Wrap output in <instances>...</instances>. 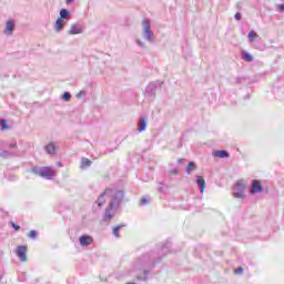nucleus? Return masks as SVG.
Masks as SVG:
<instances>
[{"mask_svg": "<svg viewBox=\"0 0 284 284\" xmlns=\"http://www.w3.org/2000/svg\"><path fill=\"white\" fill-rule=\"evenodd\" d=\"M105 194H109L111 196V201H110L109 205H111V207H115L119 210V205H121V203H123L125 193H123V191H121V190L106 189Z\"/></svg>", "mask_w": 284, "mask_h": 284, "instance_id": "1", "label": "nucleus"}, {"mask_svg": "<svg viewBox=\"0 0 284 284\" xmlns=\"http://www.w3.org/2000/svg\"><path fill=\"white\" fill-rule=\"evenodd\" d=\"M31 172L37 176L47 179L48 181H52L54 176H57V171H53L51 166L33 168Z\"/></svg>", "mask_w": 284, "mask_h": 284, "instance_id": "2", "label": "nucleus"}, {"mask_svg": "<svg viewBox=\"0 0 284 284\" xmlns=\"http://www.w3.org/2000/svg\"><path fill=\"white\" fill-rule=\"evenodd\" d=\"M142 39L148 41V43H154L155 41L154 31H152V24L148 19L142 21Z\"/></svg>", "mask_w": 284, "mask_h": 284, "instance_id": "3", "label": "nucleus"}, {"mask_svg": "<svg viewBox=\"0 0 284 284\" xmlns=\"http://www.w3.org/2000/svg\"><path fill=\"white\" fill-rule=\"evenodd\" d=\"M247 185L244 181H239L234 186L233 196L234 199H245V189Z\"/></svg>", "mask_w": 284, "mask_h": 284, "instance_id": "4", "label": "nucleus"}, {"mask_svg": "<svg viewBox=\"0 0 284 284\" xmlns=\"http://www.w3.org/2000/svg\"><path fill=\"white\" fill-rule=\"evenodd\" d=\"M144 95L149 101H154V97H156V85L149 84Z\"/></svg>", "mask_w": 284, "mask_h": 284, "instance_id": "5", "label": "nucleus"}, {"mask_svg": "<svg viewBox=\"0 0 284 284\" xmlns=\"http://www.w3.org/2000/svg\"><path fill=\"white\" fill-rule=\"evenodd\" d=\"M116 210H118L116 207H112L109 204V207H106V210H105L103 221H105V222L112 221L114 219V214H116Z\"/></svg>", "mask_w": 284, "mask_h": 284, "instance_id": "6", "label": "nucleus"}, {"mask_svg": "<svg viewBox=\"0 0 284 284\" xmlns=\"http://www.w3.org/2000/svg\"><path fill=\"white\" fill-rule=\"evenodd\" d=\"M79 243L82 247H88L94 243V237L90 235H81L79 237Z\"/></svg>", "mask_w": 284, "mask_h": 284, "instance_id": "7", "label": "nucleus"}, {"mask_svg": "<svg viewBox=\"0 0 284 284\" xmlns=\"http://www.w3.org/2000/svg\"><path fill=\"white\" fill-rule=\"evenodd\" d=\"M13 32H14V21L8 20L6 22L3 34H6V37H12Z\"/></svg>", "mask_w": 284, "mask_h": 284, "instance_id": "8", "label": "nucleus"}, {"mask_svg": "<svg viewBox=\"0 0 284 284\" xmlns=\"http://www.w3.org/2000/svg\"><path fill=\"white\" fill-rule=\"evenodd\" d=\"M263 192V184L258 180H253L251 194H261Z\"/></svg>", "mask_w": 284, "mask_h": 284, "instance_id": "9", "label": "nucleus"}, {"mask_svg": "<svg viewBox=\"0 0 284 284\" xmlns=\"http://www.w3.org/2000/svg\"><path fill=\"white\" fill-rule=\"evenodd\" d=\"M67 23H68V20H63V19H61V18H58V19L55 20V23H54L53 28H54V30H55L57 32H62V31H63V28L65 27Z\"/></svg>", "mask_w": 284, "mask_h": 284, "instance_id": "10", "label": "nucleus"}, {"mask_svg": "<svg viewBox=\"0 0 284 284\" xmlns=\"http://www.w3.org/2000/svg\"><path fill=\"white\" fill-rule=\"evenodd\" d=\"M27 251L28 248L26 246H18L16 254L20 258V261H28V256H26Z\"/></svg>", "mask_w": 284, "mask_h": 284, "instance_id": "11", "label": "nucleus"}, {"mask_svg": "<svg viewBox=\"0 0 284 284\" xmlns=\"http://www.w3.org/2000/svg\"><path fill=\"white\" fill-rule=\"evenodd\" d=\"M83 32V27L79 23L71 24L68 34H81Z\"/></svg>", "mask_w": 284, "mask_h": 284, "instance_id": "12", "label": "nucleus"}, {"mask_svg": "<svg viewBox=\"0 0 284 284\" xmlns=\"http://www.w3.org/2000/svg\"><path fill=\"white\" fill-rule=\"evenodd\" d=\"M44 150L47 154H51V155L57 154V145H54L53 142H50L49 144H47L44 146Z\"/></svg>", "mask_w": 284, "mask_h": 284, "instance_id": "13", "label": "nucleus"}, {"mask_svg": "<svg viewBox=\"0 0 284 284\" xmlns=\"http://www.w3.org/2000/svg\"><path fill=\"white\" fill-rule=\"evenodd\" d=\"M213 156H216L217 159H229L230 158V153L225 150H220V151H215L213 153Z\"/></svg>", "mask_w": 284, "mask_h": 284, "instance_id": "14", "label": "nucleus"}, {"mask_svg": "<svg viewBox=\"0 0 284 284\" xmlns=\"http://www.w3.org/2000/svg\"><path fill=\"white\" fill-rule=\"evenodd\" d=\"M70 11L68 9H61L60 10V17L58 19H62L64 21H70Z\"/></svg>", "mask_w": 284, "mask_h": 284, "instance_id": "15", "label": "nucleus"}, {"mask_svg": "<svg viewBox=\"0 0 284 284\" xmlns=\"http://www.w3.org/2000/svg\"><path fill=\"white\" fill-rule=\"evenodd\" d=\"M145 128H148V121L144 120V118H141L139 123H138L139 132H145Z\"/></svg>", "mask_w": 284, "mask_h": 284, "instance_id": "16", "label": "nucleus"}, {"mask_svg": "<svg viewBox=\"0 0 284 284\" xmlns=\"http://www.w3.org/2000/svg\"><path fill=\"white\" fill-rule=\"evenodd\" d=\"M242 59L243 61H246V63H252V61H254V57L247 51H242Z\"/></svg>", "mask_w": 284, "mask_h": 284, "instance_id": "17", "label": "nucleus"}, {"mask_svg": "<svg viewBox=\"0 0 284 284\" xmlns=\"http://www.w3.org/2000/svg\"><path fill=\"white\" fill-rule=\"evenodd\" d=\"M196 183L200 187V192L201 193L205 192V180H203L202 176H196Z\"/></svg>", "mask_w": 284, "mask_h": 284, "instance_id": "18", "label": "nucleus"}, {"mask_svg": "<svg viewBox=\"0 0 284 284\" xmlns=\"http://www.w3.org/2000/svg\"><path fill=\"white\" fill-rule=\"evenodd\" d=\"M105 194H110V193H105V191L103 193H101V195L98 197V205L99 207H102V205H105Z\"/></svg>", "mask_w": 284, "mask_h": 284, "instance_id": "19", "label": "nucleus"}, {"mask_svg": "<svg viewBox=\"0 0 284 284\" xmlns=\"http://www.w3.org/2000/svg\"><path fill=\"white\" fill-rule=\"evenodd\" d=\"M247 38L250 43H254V41L258 39V33H256L255 31H250Z\"/></svg>", "mask_w": 284, "mask_h": 284, "instance_id": "20", "label": "nucleus"}, {"mask_svg": "<svg viewBox=\"0 0 284 284\" xmlns=\"http://www.w3.org/2000/svg\"><path fill=\"white\" fill-rule=\"evenodd\" d=\"M194 170H196V163L194 162H189L187 166H186V174H192L194 172Z\"/></svg>", "mask_w": 284, "mask_h": 284, "instance_id": "21", "label": "nucleus"}, {"mask_svg": "<svg viewBox=\"0 0 284 284\" xmlns=\"http://www.w3.org/2000/svg\"><path fill=\"white\" fill-rule=\"evenodd\" d=\"M121 227H125V225H118L113 227V236H115V239H119L121 235H119V232L121 230Z\"/></svg>", "mask_w": 284, "mask_h": 284, "instance_id": "22", "label": "nucleus"}, {"mask_svg": "<svg viewBox=\"0 0 284 284\" xmlns=\"http://www.w3.org/2000/svg\"><path fill=\"white\" fill-rule=\"evenodd\" d=\"M90 165H92V161H90L87 158H83L81 161V168H90Z\"/></svg>", "mask_w": 284, "mask_h": 284, "instance_id": "23", "label": "nucleus"}, {"mask_svg": "<svg viewBox=\"0 0 284 284\" xmlns=\"http://www.w3.org/2000/svg\"><path fill=\"white\" fill-rule=\"evenodd\" d=\"M170 247H172V243L166 242L165 245L162 246V253L168 254V252H170Z\"/></svg>", "mask_w": 284, "mask_h": 284, "instance_id": "24", "label": "nucleus"}, {"mask_svg": "<svg viewBox=\"0 0 284 284\" xmlns=\"http://www.w3.org/2000/svg\"><path fill=\"white\" fill-rule=\"evenodd\" d=\"M135 43L143 50H145L148 48V45H145V42H143L141 39H135Z\"/></svg>", "mask_w": 284, "mask_h": 284, "instance_id": "25", "label": "nucleus"}, {"mask_svg": "<svg viewBox=\"0 0 284 284\" xmlns=\"http://www.w3.org/2000/svg\"><path fill=\"white\" fill-rule=\"evenodd\" d=\"M62 99L68 102L70 99H72V94H70V92H64L62 94Z\"/></svg>", "mask_w": 284, "mask_h": 284, "instance_id": "26", "label": "nucleus"}, {"mask_svg": "<svg viewBox=\"0 0 284 284\" xmlns=\"http://www.w3.org/2000/svg\"><path fill=\"white\" fill-rule=\"evenodd\" d=\"M0 156H3V159H10V156H12V153H10L8 151H2L0 153Z\"/></svg>", "mask_w": 284, "mask_h": 284, "instance_id": "27", "label": "nucleus"}, {"mask_svg": "<svg viewBox=\"0 0 284 284\" xmlns=\"http://www.w3.org/2000/svg\"><path fill=\"white\" fill-rule=\"evenodd\" d=\"M150 203V200L148 197H142L140 201V205H148Z\"/></svg>", "mask_w": 284, "mask_h": 284, "instance_id": "28", "label": "nucleus"}, {"mask_svg": "<svg viewBox=\"0 0 284 284\" xmlns=\"http://www.w3.org/2000/svg\"><path fill=\"white\" fill-rule=\"evenodd\" d=\"M29 239H37V231L31 230V231L29 232Z\"/></svg>", "mask_w": 284, "mask_h": 284, "instance_id": "29", "label": "nucleus"}, {"mask_svg": "<svg viewBox=\"0 0 284 284\" xmlns=\"http://www.w3.org/2000/svg\"><path fill=\"white\" fill-rule=\"evenodd\" d=\"M88 93L84 90H81L78 94H77V99H81L82 97H85Z\"/></svg>", "mask_w": 284, "mask_h": 284, "instance_id": "30", "label": "nucleus"}, {"mask_svg": "<svg viewBox=\"0 0 284 284\" xmlns=\"http://www.w3.org/2000/svg\"><path fill=\"white\" fill-rule=\"evenodd\" d=\"M11 227H13V230H16V232H19V230H21V226L14 224V222H10Z\"/></svg>", "mask_w": 284, "mask_h": 284, "instance_id": "31", "label": "nucleus"}, {"mask_svg": "<svg viewBox=\"0 0 284 284\" xmlns=\"http://www.w3.org/2000/svg\"><path fill=\"white\" fill-rule=\"evenodd\" d=\"M1 126H2V130H8V124L6 120L1 121Z\"/></svg>", "mask_w": 284, "mask_h": 284, "instance_id": "32", "label": "nucleus"}, {"mask_svg": "<svg viewBox=\"0 0 284 284\" xmlns=\"http://www.w3.org/2000/svg\"><path fill=\"white\" fill-rule=\"evenodd\" d=\"M278 12H284V3L277 6Z\"/></svg>", "mask_w": 284, "mask_h": 284, "instance_id": "33", "label": "nucleus"}, {"mask_svg": "<svg viewBox=\"0 0 284 284\" xmlns=\"http://www.w3.org/2000/svg\"><path fill=\"white\" fill-rule=\"evenodd\" d=\"M234 272H235V274H243V267L240 266Z\"/></svg>", "mask_w": 284, "mask_h": 284, "instance_id": "34", "label": "nucleus"}, {"mask_svg": "<svg viewBox=\"0 0 284 284\" xmlns=\"http://www.w3.org/2000/svg\"><path fill=\"white\" fill-rule=\"evenodd\" d=\"M234 19L236 20V21H241V13H235V16H234Z\"/></svg>", "mask_w": 284, "mask_h": 284, "instance_id": "35", "label": "nucleus"}, {"mask_svg": "<svg viewBox=\"0 0 284 284\" xmlns=\"http://www.w3.org/2000/svg\"><path fill=\"white\" fill-rule=\"evenodd\" d=\"M67 6H72L74 3V0H65Z\"/></svg>", "mask_w": 284, "mask_h": 284, "instance_id": "36", "label": "nucleus"}, {"mask_svg": "<svg viewBox=\"0 0 284 284\" xmlns=\"http://www.w3.org/2000/svg\"><path fill=\"white\" fill-rule=\"evenodd\" d=\"M10 148H17V143L10 144Z\"/></svg>", "mask_w": 284, "mask_h": 284, "instance_id": "37", "label": "nucleus"}, {"mask_svg": "<svg viewBox=\"0 0 284 284\" xmlns=\"http://www.w3.org/2000/svg\"><path fill=\"white\" fill-rule=\"evenodd\" d=\"M63 164H61V162H58V168H62Z\"/></svg>", "mask_w": 284, "mask_h": 284, "instance_id": "38", "label": "nucleus"}, {"mask_svg": "<svg viewBox=\"0 0 284 284\" xmlns=\"http://www.w3.org/2000/svg\"><path fill=\"white\" fill-rule=\"evenodd\" d=\"M182 161H185L184 159H179L178 160V163H181Z\"/></svg>", "mask_w": 284, "mask_h": 284, "instance_id": "39", "label": "nucleus"}, {"mask_svg": "<svg viewBox=\"0 0 284 284\" xmlns=\"http://www.w3.org/2000/svg\"><path fill=\"white\" fill-rule=\"evenodd\" d=\"M173 172H174V174H176V170H174Z\"/></svg>", "mask_w": 284, "mask_h": 284, "instance_id": "40", "label": "nucleus"}]
</instances>
